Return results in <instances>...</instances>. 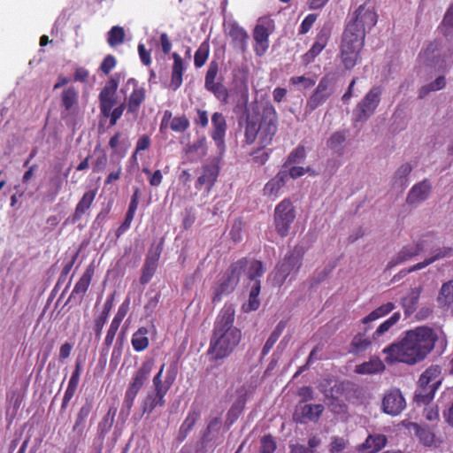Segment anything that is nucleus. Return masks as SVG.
Listing matches in <instances>:
<instances>
[{
  "mask_svg": "<svg viewBox=\"0 0 453 453\" xmlns=\"http://www.w3.org/2000/svg\"><path fill=\"white\" fill-rule=\"evenodd\" d=\"M446 86V78L443 75L438 76L434 81L422 86L418 89V98H425L429 93L438 91Z\"/></svg>",
  "mask_w": 453,
  "mask_h": 453,
  "instance_id": "79ce46f5",
  "label": "nucleus"
},
{
  "mask_svg": "<svg viewBox=\"0 0 453 453\" xmlns=\"http://www.w3.org/2000/svg\"><path fill=\"white\" fill-rule=\"evenodd\" d=\"M172 57L173 58V64L172 67L170 88L173 90H177L182 84V75L185 71V67L183 60L178 53L173 52Z\"/></svg>",
  "mask_w": 453,
  "mask_h": 453,
  "instance_id": "2f4dec72",
  "label": "nucleus"
},
{
  "mask_svg": "<svg viewBox=\"0 0 453 453\" xmlns=\"http://www.w3.org/2000/svg\"><path fill=\"white\" fill-rule=\"evenodd\" d=\"M96 196V190L91 189L85 192L78 202L74 213L72 216V222L76 223L90 209Z\"/></svg>",
  "mask_w": 453,
  "mask_h": 453,
  "instance_id": "c756f323",
  "label": "nucleus"
},
{
  "mask_svg": "<svg viewBox=\"0 0 453 453\" xmlns=\"http://www.w3.org/2000/svg\"><path fill=\"white\" fill-rule=\"evenodd\" d=\"M261 285L260 280H256L250 291L249 301L247 303V310L249 311H257L259 308L260 301L258 296L260 294Z\"/></svg>",
  "mask_w": 453,
  "mask_h": 453,
  "instance_id": "3c124183",
  "label": "nucleus"
},
{
  "mask_svg": "<svg viewBox=\"0 0 453 453\" xmlns=\"http://www.w3.org/2000/svg\"><path fill=\"white\" fill-rule=\"evenodd\" d=\"M437 301L441 305L448 308L453 304V280L442 284Z\"/></svg>",
  "mask_w": 453,
  "mask_h": 453,
  "instance_id": "a19ab883",
  "label": "nucleus"
},
{
  "mask_svg": "<svg viewBox=\"0 0 453 453\" xmlns=\"http://www.w3.org/2000/svg\"><path fill=\"white\" fill-rule=\"evenodd\" d=\"M148 333V328L142 326L133 334L131 343L135 351L141 352L148 348L150 343Z\"/></svg>",
  "mask_w": 453,
  "mask_h": 453,
  "instance_id": "c9c22d12",
  "label": "nucleus"
},
{
  "mask_svg": "<svg viewBox=\"0 0 453 453\" xmlns=\"http://www.w3.org/2000/svg\"><path fill=\"white\" fill-rule=\"evenodd\" d=\"M92 410V404L89 402H86L79 410L75 423L73 425V431H82L84 428V423L88 417Z\"/></svg>",
  "mask_w": 453,
  "mask_h": 453,
  "instance_id": "09e8293b",
  "label": "nucleus"
},
{
  "mask_svg": "<svg viewBox=\"0 0 453 453\" xmlns=\"http://www.w3.org/2000/svg\"><path fill=\"white\" fill-rule=\"evenodd\" d=\"M382 91L380 86H375L366 93L354 110L356 121H365L374 113L380 103Z\"/></svg>",
  "mask_w": 453,
  "mask_h": 453,
  "instance_id": "9b49d317",
  "label": "nucleus"
},
{
  "mask_svg": "<svg viewBox=\"0 0 453 453\" xmlns=\"http://www.w3.org/2000/svg\"><path fill=\"white\" fill-rule=\"evenodd\" d=\"M198 150H202L203 156L206 155L207 141L205 136L197 139L195 142L191 144H188L185 149L186 153H193Z\"/></svg>",
  "mask_w": 453,
  "mask_h": 453,
  "instance_id": "0e129e2a",
  "label": "nucleus"
},
{
  "mask_svg": "<svg viewBox=\"0 0 453 453\" xmlns=\"http://www.w3.org/2000/svg\"><path fill=\"white\" fill-rule=\"evenodd\" d=\"M387 442L388 439L384 434H369L365 441L357 446V451L360 453H377L387 445Z\"/></svg>",
  "mask_w": 453,
  "mask_h": 453,
  "instance_id": "393cba45",
  "label": "nucleus"
},
{
  "mask_svg": "<svg viewBox=\"0 0 453 453\" xmlns=\"http://www.w3.org/2000/svg\"><path fill=\"white\" fill-rule=\"evenodd\" d=\"M441 369L439 365H431L420 375L418 389L414 400L418 404H427L432 402L434 394L441 383L440 375Z\"/></svg>",
  "mask_w": 453,
  "mask_h": 453,
  "instance_id": "0eeeda50",
  "label": "nucleus"
},
{
  "mask_svg": "<svg viewBox=\"0 0 453 453\" xmlns=\"http://www.w3.org/2000/svg\"><path fill=\"white\" fill-rule=\"evenodd\" d=\"M116 412L117 409L115 407H111L102 420L99 422L97 426V433L99 437L102 439H104L111 429Z\"/></svg>",
  "mask_w": 453,
  "mask_h": 453,
  "instance_id": "58836bf2",
  "label": "nucleus"
},
{
  "mask_svg": "<svg viewBox=\"0 0 453 453\" xmlns=\"http://www.w3.org/2000/svg\"><path fill=\"white\" fill-rule=\"evenodd\" d=\"M94 153L96 158L92 162V170L94 173L102 172L105 169L108 163L107 154L100 146L96 147Z\"/></svg>",
  "mask_w": 453,
  "mask_h": 453,
  "instance_id": "8fccbe9b",
  "label": "nucleus"
},
{
  "mask_svg": "<svg viewBox=\"0 0 453 453\" xmlns=\"http://www.w3.org/2000/svg\"><path fill=\"white\" fill-rule=\"evenodd\" d=\"M406 407L405 399L398 388H392L385 393L382 399V411L390 415H399Z\"/></svg>",
  "mask_w": 453,
  "mask_h": 453,
  "instance_id": "f3484780",
  "label": "nucleus"
},
{
  "mask_svg": "<svg viewBox=\"0 0 453 453\" xmlns=\"http://www.w3.org/2000/svg\"><path fill=\"white\" fill-rule=\"evenodd\" d=\"M94 274H95V265L93 263H91L87 267V269L85 270L82 276L80 278V280L75 284V286L71 293L72 298L81 299L85 296V294L87 293L88 287L91 283Z\"/></svg>",
  "mask_w": 453,
  "mask_h": 453,
  "instance_id": "bb28decb",
  "label": "nucleus"
},
{
  "mask_svg": "<svg viewBox=\"0 0 453 453\" xmlns=\"http://www.w3.org/2000/svg\"><path fill=\"white\" fill-rule=\"evenodd\" d=\"M199 411H191L188 413L187 417L185 418L184 421L182 422L180 430H179V440L183 441L186 439L188 433L193 429L195 426L198 418H199Z\"/></svg>",
  "mask_w": 453,
  "mask_h": 453,
  "instance_id": "ea45409f",
  "label": "nucleus"
},
{
  "mask_svg": "<svg viewBox=\"0 0 453 453\" xmlns=\"http://www.w3.org/2000/svg\"><path fill=\"white\" fill-rule=\"evenodd\" d=\"M123 78L121 73H115L107 81L106 85L101 89L98 99L99 103L116 100V92L120 80Z\"/></svg>",
  "mask_w": 453,
  "mask_h": 453,
  "instance_id": "c85d7f7f",
  "label": "nucleus"
},
{
  "mask_svg": "<svg viewBox=\"0 0 453 453\" xmlns=\"http://www.w3.org/2000/svg\"><path fill=\"white\" fill-rule=\"evenodd\" d=\"M190 123L186 115L175 116L172 119L170 128L176 133H183L189 128Z\"/></svg>",
  "mask_w": 453,
  "mask_h": 453,
  "instance_id": "4d7b16f0",
  "label": "nucleus"
},
{
  "mask_svg": "<svg viewBox=\"0 0 453 453\" xmlns=\"http://www.w3.org/2000/svg\"><path fill=\"white\" fill-rule=\"evenodd\" d=\"M415 436L418 439L419 442L427 448H438L442 443V439L434 432V429L426 425H420L418 423H411Z\"/></svg>",
  "mask_w": 453,
  "mask_h": 453,
  "instance_id": "aec40b11",
  "label": "nucleus"
},
{
  "mask_svg": "<svg viewBox=\"0 0 453 453\" xmlns=\"http://www.w3.org/2000/svg\"><path fill=\"white\" fill-rule=\"evenodd\" d=\"M298 410L300 411L302 418L312 422H317L324 411V406L320 403L304 404L299 406Z\"/></svg>",
  "mask_w": 453,
  "mask_h": 453,
  "instance_id": "f704fd0d",
  "label": "nucleus"
},
{
  "mask_svg": "<svg viewBox=\"0 0 453 453\" xmlns=\"http://www.w3.org/2000/svg\"><path fill=\"white\" fill-rule=\"evenodd\" d=\"M265 273L263 263L259 260H254L251 262L248 270V278L250 280H258L257 278L263 276Z\"/></svg>",
  "mask_w": 453,
  "mask_h": 453,
  "instance_id": "e2e57ef3",
  "label": "nucleus"
},
{
  "mask_svg": "<svg viewBox=\"0 0 453 453\" xmlns=\"http://www.w3.org/2000/svg\"><path fill=\"white\" fill-rule=\"evenodd\" d=\"M152 368L153 362L151 360H147L141 365V366L134 374L132 380L125 393L122 407L119 411V418H121L123 420H126L129 417L131 409L134 405V402L138 393L148 380Z\"/></svg>",
  "mask_w": 453,
  "mask_h": 453,
  "instance_id": "423d86ee",
  "label": "nucleus"
},
{
  "mask_svg": "<svg viewBox=\"0 0 453 453\" xmlns=\"http://www.w3.org/2000/svg\"><path fill=\"white\" fill-rule=\"evenodd\" d=\"M165 369V364H163L157 372V373L154 376L152 382L154 387L153 393H156L163 397H165L166 394L172 388L174 380H175V373L167 372L165 379L163 380V372Z\"/></svg>",
  "mask_w": 453,
  "mask_h": 453,
  "instance_id": "b1692460",
  "label": "nucleus"
},
{
  "mask_svg": "<svg viewBox=\"0 0 453 453\" xmlns=\"http://www.w3.org/2000/svg\"><path fill=\"white\" fill-rule=\"evenodd\" d=\"M421 293L420 288H415L410 291V293L403 298L402 305L404 311H414L416 310L419 296Z\"/></svg>",
  "mask_w": 453,
  "mask_h": 453,
  "instance_id": "c03bdc74",
  "label": "nucleus"
},
{
  "mask_svg": "<svg viewBox=\"0 0 453 453\" xmlns=\"http://www.w3.org/2000/svg\"><path fill=\"white\" fill-rule=\"evenodd\" d=\"M437 340L438 335L432 328L418 326L409 330L400 342H393L383 349L385 362L388 365H415L426 357L434 349Z\"/></svg>",
  "mask_w": 453,
  "mask_h": 453,
  "instance_id": "7ed1b4c3",
  "label": "nucleus"
},
{
  "mask_svg": "<svg viewBox=\"0 0 453 453\" xmlns=\"http://www.w3.org/2000/svg\"><path fill=\"white\" fill-rule=\"evenodd\" d=\"M165 404V397L150 392L142 401V413H151L155 408L163 407Z\"/></svg>",
  "mask_w": 453,
  "mask_h": 453,
  "instance_id": "e433bc0d",
  "label": "nucleus"
},
{
  "mask_svg": "<svg viewBox=\"0 0 453 453\" xmlns=\"http://www.w3.org/2000/svg\"><path fill=\"white\" fill-rule=\"evenodd\" d=\"M385 365L378 357L371 358L367 362L356 366V372L359 374H372L384 370Z\"/></svg>",
  "mask_w": 453,
  "mask_h": 453,
  "instance_id": "4c0bfd02",
  "label": "nucleus"
},
{
  "mask_svg": "<svg viewBox=\"0 0 453 453\" xmlns=\"http://www.w3.org/2000/svg\"><path fill=\"white\" fill-rule=\"evenodd\" d=\"M276 449V441L271 434H265L260 439L258 453H274Z\"/></svg>",
  "mask_w": 453,
  "mask_h": 453,
  "instance_id": "052dcab7",
  "label": "nucleus"
},
{
  "mask_svg": "<svg viewBox=\"0 0 453 453\" xmlns=\"http://www.w3.org/2000/svg\"><path fill=\"white\" fill-rule=\"evenodd\" d=\"M285 327H286V322H284V321H280L276 326V327L274 328V330L273 331V333L271 334V335L269 336V338L267 339V341L265 342V343L262 349L261 354L263 357L266 356L270 352V350L272 349L273 345L276 343V342L281 335Z\"/></svg>",
  "mask_w": 453,
  "mask_h": 453,
  "instance_id": "37998d69",
  "label": "nucleus"
},
{
  "mask_svg": "<svg viewBox=\"0 0 453 453\" xmlns=\"http://www.w3.org/2000/svg\"><path fill=\"white\" fill-rule=\"evenodd\" d=\"M440 28L445 37H449L453 35V3L447 10Z\"/></svg>",
  "mask_w": 453,
  "mask_h": 453,
  "instance_id": "5fc2aeb1",
  "label": "nucleus"
},
{
  "mask_svg": "<svg viewBox=\"0 0 453 453\" xmlns=\"http://www.w3.org/2000/svg\"><path fill=\"white\" fill-rule=\"evenodd\" d=\"M205 88L209 92L212 93L215 96V97L221 103H223V104L228 103L229 93H228L227 88L221 82V80L219 81L217 83H214Z\"/></svg>",
  "mask_w": 453,
  "mask_h": 453,
  "instance_id": "603ef678",
  "label": "nucleus"
},
{
  "mask_svg": "<svg viewBox=\"0 0 453 453\" xmlns=\"http://www.w3.org/2000/svg\"><path fill=\"white\" fill-rule=\"evenodd\" d=\"M373 8L361 4L348 21L342 32L339 57L346 70L353 69L361 57L365 35L377 23Z\"/></svg>",
  "mask_w": 453,
  "mask_h": 453,
  "instance_id": "f03ea898",
  "label": "nucleus"
},
{
  "mask_svg": "<svg viewBox=\"0 0 453 453\" xmlns=\"http://www.w3.org/2000/svg\"><path fill=\"white\" fill-rule=\"evenodd\" d=\"M218 175L219 168L216 165H209L203 166V173L196 180V188L201 189L203 186H205L209 192L217 180Z\"/></svg>",
  "mask_w": 453,
  "mask_h": 453,
  "instance_id": "7c9ffc66",
  "label": "nucleus"
},
{
  "mask_svg": "<svg viewBox=\"0 0 453 453\" xmlns=\"http://www.w3.org/2000/svg\"><path fill=\"white\" fill-rule=\"evenodd\" d=\"M227 124L225 116L221 112H214L211 116V131L210 135L215 142L218 152L221 155L226 149L225 137Z\"/></svg>",
  "mask_w": 453,
  "mask_h": 453,
  "instance_id": "a211bd4d",
  "label": "nucleus"
},
{
  "mask_svg": "<svg viewBox=\"0 0 453 453\" xmlns=\"http://www.w3.org/2000/svg\"><path fill=\"white\" fill-rule=\"evenodd\" d=\"M328 42V36L325 33H319L316 37V42L311 48L303 56V61L308 65L314 61L316 57L325 49Z\"/></svg>",
  "mask_w": 453,
  "mask_h": 453,
  "instance_id": "473e14b6",
  "label": "nucleus"
},
{
  "mask_svg": "<svg viewBox=\"0 0 453 453\" xmlns=\"http://www.w3.org/2000/svg\"><path fill=\"white\" fill-rule=\"evenodd\" d=\"M126 313H117L115 318L112 319L110 327L107 331L106 337L104 339V346L106 348H110L113 342V340L115 338L116 333L120 326V323L122 322L124 316Z\"/></svg>",
  "mask_w": 453,
  "mask_h": 453,
  "instance_id": "49530a36",
  "label": "nucleus"
},
{
  "mask_svg": "<svg viewBox=\"0 0 453 453\" xmlns=\"http://www.w3.org/2000/svg\"><path fill=\"white\" fill-rule=\"evenodd\" d=\"M437 340L438 335L432 328L418 326L409 330L400 342H393L383 349L385 362L388 365H415L426 357L434 349Z\"/></svg>",
  "mask_w": 453,
  "mask_h": 453,
  "instance_id": "20e7f679",
  "label": "nucleus"
},
{
  "mask_svg": "<svg viewBox=\"0 0 453 453\" xmlns=\"http://www.w3.org/2000/svg\"><path fill=\"white\" fill-rule=\"evenodd\" d=\"M274 21L270 17H262L253 31V38L256 42L254 50L257 56H263L269 48V36L274 31Z\"/></svg>",
  "mask_w": 453,
  "mask_h": 453,
  "instance_id": "f8f14e48",
  "label": "nucleus"
},
{
  "mask_svg": "<svg viewBox=\"0 0 453 453\" xmlns=\"http://www.w3.org/2000/svg\"><path fill=\"white\" fill-rule=\"evenodd\" d=\"M434 235L426 234L417 243L404 246L397 254V256L388 262L387 269H391L397 265L419 255L426 249L431 248L434 243Z\"/></svg>",
  "mask_w": 453,
  "mask_h": 453,
  "instance_id": "4468645a",
  "label": "nucleus"
},
{
  "mask_svg": "<svg viewBox=\"0 0 453 453\" xmlns=\"http://www.w3.org/2000/svg\"><path fill=\"white\" fill-rule=\"evenodd\" d=\"M349 444L347 439L339 436H333L331 438V442L329 445V452L330 453H339L344 450Z\"/></svg>",
  "mask_w": 453,
  "mask_h": 453,
  "instance_id": "69168bd1",
  "label": "nucleus"
},
{
  "mask_svg": "<svg viewBox=\"0 0 453 453\" xmlns=\"http://www.w3.org/2000/svg\"><path fill=\"white\" fill-rule=\"evenodd\" d=\"M228 36L231 38L233 47L245 52L250 39L247 31L236 22L228 25Z\"/></svg>",
  "mask_w": 453,
  "mask_h": 453,
  "instance_id": "5701e85b",
  "label": "nucleus"
},
{
  "mask_svg": "<svg viewBox=\"0 0 453 453\" xmlns=\"http://www.w3.org/2000/svg\"><path fill=\"white\" fill-rule=\"evenodd\" d=\"M210 46L207 42L200 44L194 56V64L196 68H201L209 58Z\"/></svg>",
  "mask_w": 453,
  "mask_h": 453,
  "instance_id": "864d4df0",
  "label": "nucleus"
},
{
  "mask_svg": "<svg viewBox=\"0 0 453 453\" xmlns=\"http://www.w3.org/2000/svg\"><path fill=\"white\" fill-rule=\"evenodd\" d=\"M219 63L215 60L211 61L204 78V88H208L209 86L218 82L216 81V79L219 74Z\"/></svg>",
  "mask_w": 453,
  "mask_h": 453,
  "instance_id": "13d9d810",
  "label": "nucleus"
},
{
  "mask_svg": "<svg viewBox=\"0 0 453 453\" xmlns=\"http://www.w3.org/2000/svg\"><path fill=\"white\" fill-rule=\"evenodd\" d=\"M296 219L294 205L290 199L285 198L274 209V225L276 232L281 237L289 234L290 226Z\"/></svg>",
  "mask_w": 453,
  "mask_h": 453,
  "instance_id": "9d476101",
  "label": "nucleus"
},
{
  "mask_svg": "<svg viewBox=\"0 0 453 453\" xmlns=\"http://www.w3.org/2000/svg\"><path fill=\"white\" fill-rule=\"evenodd\" d=\"M372 345L370 337L366 334V329L363 333L357 334L350 344L349 352L355 356L365 353Z\"/></svg>",
  "mask_w": 453,
  "mask_h": 453,
  "instance_id": "72a5a7b5",
  "label": "nucleus"
},
{
  "mask_svg": "<svg viewBox=\"0 0 453 453\" xmlns=\"http://www.w3.org/2000/svg\"><path fill=\"white\" fill-rule=\"evenodd\" d=\"M330 79L327 76H324L306 102L305 111L307 112L313 111L331 96L332 90L330 89Z\"/></svg>",
  "mask_w": 453,
  "mask_h": 453,
  "instance_id": "2eb2a0df",
  "label": "nucleus"
},
{
  "mask_svg": "<svg viewBox=\"0 0 453 453\" xmlns=\"http://www.w3.org/2000/svg\"><path fill=\"white\" fill-rule=\"evenodd\" d=\"M302 260L303 254L297 248L287 253L283 260L276 265L273 273L274 284L280 287L284 284L288 276L296 274L302 265Z\"/></svg>",
  "mask_w": 453,
  "mask_h": 453,
  "instance_id": "1a4fd4ad",
  "label": "nucleus"
},
{
  "mask_svg": "<svg viewBox=\"0 0 453 453\" xmlns=\"http://www.w3.org/2000/svg\"><path fill=\"white\" fill-rule=\"evenodd\" d=\"M243 118L244 142L250 145L257 140L259 148L252 152V159L263 165L270 157V152L263 150L272 144L278 132L277 111L269 102L262 104L254 103L245 108Z\"/></svg>",
  "mask_w": 453,
  "mask_h": 453,
  "instance_id": "f257e3e1",
  "label": "nucleus"
},
{
  "mask_svg": "<svg viewBox=\"0 0 453 453\" xmlns=\"http://www.w3.org/2000/svg\"><path fill=\"white\" fill-rule=\"evenodd\" d=\"M133 87V91L127 100V113L134 114L135 117L138 115L139 110L146 98V90L143 87L139 86L138 81L134 78H130L126 82L124 88Z\"/></svg>",
  "mask_w": 453,
  "mask_h": 453,
  "instance_id": "dca6fc26",
  "label": "nucleus"
},
{
  "mask_svg": "<svg viewBox=\"0 0 453 453\" xmlns=\"http://www.w3.org/2000/svg\"><path fill=\"white\" fill-rule=\"evenodd\" d=\"M248 265L249 261L246 257H242L230 265L215 288L212 297L213 303L219 302L223 296H227L234 290Z\"/></svg>",
  "mask_w": 453,
  "mask_h": 453,
  "instance_id": "6e6552de",
  "label": "nucleus"
},
{
  "mask_svg": "<svg viewBox=\"0 0 453 453\" xmlns=\"http://www.w3.org/2000/svg\"><path fill=\"white\" fill-rule=\"evenodd\" d=\"M288 180V173L287 170H280L272 178L264 187V196L275 200L280 194L281 188Z\"/></svg>",
  "mask_w": 453,
  "mask_h": 453,
  "instance_id": "4be33fe9",
  "label": "nucleus"
},
{
  "mask_svg": "<svg viewBox=\"0 0 453 453\" xmlns=\"http://www.w3.org/2000/svg\"><path fill=\"white\" fill-rule=\"evenodd\" d=\"M412 167L409 163L402 165L395 173L394 182L395 186L405 188L408 182V176L411 173Z\"/></svg>",
  "mask_w": 453,
  "mask_h": 453,
  "instance_id": "a18cd8bd",
  "label": "nucleus"
},
{
  "mask_svg": "<svg viewBox=\"0 0 453 453\" xmlns=\"http://www.w3.org/2000/svg\"><path fill=\"white\" fill-rule=\"evenodd\" d=\"M235 313L219 314L215 322L207 354L211 360L219 361L229 357L242 340V331L234 326Z\"/></svg>",
  "mask_w": 453,
  "mask_h": 453,
  "instance_id": "39448f33",
  "label": "nucleus"
},
{
  "mask_svg": "<svg viewBox=\"0 0 453 453\" xmlns=\"http://www.w3.org/2000/svg\"><path fill=\"white\" fill-rule=\"evenodd\" d=\"M317 17H318V15L315 13L308 14L301 23V26L299 27V34L300 35L307 34L311 30L314 22L316 21Z\"/></svg>",
  "mask_w": 453,
  "mask_h": 453,
  "instance_id": "774afa93",
  "label": "nucleus"
},
{
  "mask_svg": "<svg viewBox=\"0 0 453 453\" xmlns=\"http://www.w3.org/2000/svg\"><path fill=\"white\" fill-rule=\"evenodd\" d=\"M161 253V244L157 245L154 250H149L142 269V275L140 277L141 284H147L154 276L156 270L157 268Z\"/></svg>",
  "mask_w": 453,
  "mask_h": 453,
  "instance_id": "6ab92c4d",
  "label": "nucleus"
},
{
  "mask_svg": "<svg viewBox=\"0 0 453 453\" xmlns=\"http://www.w3.org/2000/svg\"><path fill=\"white\" fill-rule=\"evenodd\" d=\"M431 191V185L427 180H424L415 184L409 191L406 203L408 204H416L425 201Z\"/></svg>",
  "mask_w": 453,
  "mask_h": 453,
  "instance_id": "a878e982",
  "label": "nucleus"
},
{
  "mask_svg": "<svg viewBox=\"0 0 453 453\" xmlns=\"http://www.w3.org/2000/svg\"><path fill=\"white\" fill-rule=\"evenodd\" d=\"M116 65V58L113 55L109 54L102 61L99 69L104 74L108 75Z\"/></svg>",
  "mask_w": 453,
  "mask_h": 453,
  "instance_id": "338daca9",
  "label": "nucleus"
},
{
  "mask_svg": "<svg viewBox=\"0 0 453 453\" xmlns=\"http://www.w3.org/2000/svg\"><path fill=\"white\" fill-rule=\"evenodd\" d=\"M61 119L68 123V119L75 111L79 101V93L76 88L71 86L65 88L61 93Z\"/></svg>",
  "mask_w": 453,
  "mask_h": 453,
  "instance_id": "412c9836",
  "label": "nucleus"
},
{
  "mask_svg": "<svg viewBox=\"0 0 453 453\" xmlns=\"http://www.w3.org/2000/svg\"><path fill=\"white\" fill-rule=\"evenodd\" d=\"M400 319V313H393V315L385 320L383 323L380 325V326L376 329L373 334V339L376 340L377 337L388 332L391 326L398 322Z\"/></svg>",
  "mask_w": 453,
  "mask_h": 453,
  "instance_id": "bf43d9fd",
  "label": "nucleus"
},
{
  "mask_svg": "<svg viewBox=\"0 0 453 453\" xmlns=\"http://www.w3.org/2000/svg\"><path fill=\"white\" fill-rule=\"evenodd\" d=\"M116 104V100L107 101L99 103V108L101 114L110 119V126H115L118 120L121 118L124 110L125 104H120L119 106L113 109Z\"/></svg>",
  "mask_w": 453,
  "mask_h": 453,
  "instance_id": "cd10ccee",
  "label": "nucleus"
},
{
  "mask_svg": "<svg viewBox=\"0 0 453 453\" xmlns=\"http://www.w3.org/2000/svg\"><path fill=\"white\" fill-rule=\"evenodd\" d=\"M346 140V134L344 131L335 132L331 135L329 140L327 141V146L333 150H340L342 145Z\"/></svg>",
  "mask_w": 453,
  "mask_h": 453,
  "instance_id": "680f3d73",
  "label": "nucleus"
},
{
  "mask_svg": "<svg viewBox=\"0 0 453 453\" xmlns=\"http://www.w3.org/2000/svg\"><path fill=\"white\" fill-rule=\"evenodd\" d=\"M306 156L305 148L303 145H298L295 150H293L289 155L286 162L283 164V168H287L289 165L298 164L302 162Z\"/></svg>",
  "mask_w": 453,
  "mask_h": 453,
  "instance_id": "6e6d98bb",
  "label": "nucleus"
},
{
  "mask_svg": "<svg viewBox=\"0 0 453 453\" xmlns=\"http://www.w3.org/2000/svg\"><path fill=\"white\" fill-rule=\"evenodd\" d=\"M125 30L122 27L114 26L111 28L107 35L108 44L114 48L120 45L125 41Z\"/></svg>",
  "mask_w": 453,
  "mask_h": 453,
  "instance_id": "de8ad7c7",
  "label": "nucleus"
},
{
  "mask_svg": "<svg viewBox=\"0 0 453 453\" xmlns=\"http://www.w3.org/2000/svg\"><path fill=\"white\" fill-rule=\"evenodd\" d=\"M419 61L426 66L437 71L447 68L446 56L442 54L441 43L434 40L431 42L418 55Z\"/></svg>",
  "mask_w": 453,
  "mask_h": 453,
  "instance_id": "ddd939ff",
  "label": "nucleus"
}]
</instances>
